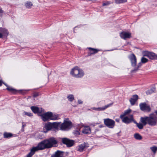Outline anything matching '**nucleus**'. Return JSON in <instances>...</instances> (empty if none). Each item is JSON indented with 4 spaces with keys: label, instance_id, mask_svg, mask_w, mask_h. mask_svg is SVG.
<instances>
[{
    "label": "nucleus",
    "instance_id": "cd10ccee",
    "mask_svg": "<svg viewBox=\"0 0 157 157\" xmlns=\"http://www.w3.org/2000/svg\"><path fill=\"white\" fill-rule=\"evenodd\" d=\"M84 75V73L82 70L79 69V73L78 74L77 78H81Z\"/></svg>",
    "mask_w": 157,
    "mask_h": 157
},
{
    "label": "nucleus",
    "instance_id": "09e8293b",
    "mask_svg": "<svg viewBox=\"0 0 157 157\" xmlns=\"http://www.w3.org/2000/svg\"><path fill=\"white\" fill-rule=\"evenodd\" d=\"M4 84H5V85L7 87H8V86H8L6 84H5V83H4Z\"/></svg>",
    "mask_w": 157,
    "mask_h": 157
},
{
    "label": "nucleus",
    "instance_id": "c756f323",
    "mask_svg": "<svg viewBox=\"0 0 157 157\" xmlns=\"http://www.w3.org/2000/svg\"><path fill=\"white\" fill-rule=\"evenodd\" d=\"M135 123L136 124L137 126L140 129H142L143 128V126H144L142 123H138L136 121Z\"/></svg>",
    "mask_w": 157,
    "mask_h": 157
},
{
    "label": "nucleus",
    "instance_id": "4c0bfd02",
    "mask_svg": "<svg viewBox=\"0 0 157 157\" xmlns=\"http://www.w3.org/2000/svg\"><path fill=\"white\" fill-rule=\"evenodd\" d=\"M110 4V3L109 2H104L103 4V6H107L108 5H109Z\"/></svg>",
    "mask_w": 157,
    "mask_h": 157
},
{
    "label": "nucleus",
    "instance_id": "9d476101",
    "mask_svg": "<svg viewBox=\"0 0 157 157\" xmlns=\"http://www.w3.org/2000/svg\"><path fill=\"white\" fill-rule=\"evenodd\" d=\"M52 115V113L49 112L45 113L41 115V117L42 120L45 121L50 120L51 115Z\"/></svg>",
    "mask_w": 157,
    "mask_h": 157
},
{
    "label": "nucleus",
    "instance_id": "f03ea898",
    "mask_svg": "<svg viewBox=\"0 0 157 157\" xmlns=\"http://www.w3.org/2000/svg\"><path fill=\"white\" fill-rule=\"evenodd\" d=\"M140 121L144 125L148 124L151 126H155L157 124V117L154 114H151L148 117H141Z\"/></svg>",
    "mask_w": 157,
    "mask_h": 157
},
{
    "label": "nucleus",
    "instance_id": "393cba45",
    "mask_svg": "<svg viewBox=\"0 0 157 157\" xmlns=\"http://www.w3.org/2000/svg\"><path fill=\"white\" fill-rule=\"evenodd\" d=\"M131 110L130 109H128L124 111V113L120 115V117H124L128 114L131 112Z\"/></svg>",
    "mask_w": 157,
    "mask_h": 157
},
{
    "label": "nucleus",
    "instance_id": "423d86ee",
    "mask_svg": "<svg viewBox=\"0 0 157 157\" xmlns=\"http://www.w3.org/2000/svg\"><path fill=\"white\" fill-rule=\"evenodd\" d=\"M104 122L105 125L109 128H113L115 125V121L109 118L104 119Z\"/></svg>",
    "mask_w": 157,
    "mask_h": 157
},
{
    "label": "nucleus",
    "instance_id": "ddd939ff",
    "mask_svg": "<svg viewBox=\"0 0 157 157\" xmlns=\"http://www.w3.org/2000/svg\"><path fill=\"white\" fill-rule=\"evenodd\" d=\"M89 147L88 144L85 143H83L79 145L77 147V150L80 152L83 151Z\"/></svg>",
    "mask_w": 157,
    "mask_h": 157
},
{
    "label": "nucleus",
    "instance_id": "ea45409f",
    "mask_svg": "<svg viewBox=\"0 0 157 157\" xmlns=\"http://www.w3.org/2000/svg\"><path fill=\"white\" fill-rule=\"evenodd\" d=\"M78 102L79 104H82V101L81 100H78Z\"/></svg>",
    "mask_w": 157,
    "mask_h": 157
},
{
    "label": "nucleus",
    "instance_id": "9b49d317",
    "mask_svg": "<svg viewBox=\"0 0 157 157\" xmlns=\"http://www.w3.org/2000/svg\"><path fill=\"white\" fill-rule=\"evenodd\" d=\"M140 109L142 111H150L151 110L150 106L146 104V103L140 104Z\"/></svg>",
    "mask_w": 157,
    "mask_h": 157
},
{
    "label": "nucleus",
    "instance_id": "6e6552de",
    "mask_svg": "<svg viewBox=\"0 0 157 157\" xmlns=\"http://www.w3.org/2000/svg\"><path fill=\"white\" fill-rule=\"evenodd\" d=\"M31 109L33 113H37L39 115H40L44 111V109L42 108L35 106H31Z\"/></svg>",
    "mask_w": 157,
    "mask_h": 157
},
{
    "label": "nucleus",
    "instance_id": "79ce46f5",
    "mask_svg": "<svg viewBox=\"0 0 157 157\" xmlns=\"http://www.w3.org/2000/svg\"><path fill=\"white\" fill-rule=\"evenodd\" d=\"M3 13V10H2V9L0 7V13Z\"/></svg>",
    "mask_w": 157,
    "mask_h": 157
},
{
    "label": "nucleus",
    "instance_id": "a878e982",
    "mask_svg": "<svg viewBox=\"0 0 157 157\" xmlns=\"http://www.w3.org/2000/svg\"><path fill=\"white\" fill-rule=\"evenodd\" d=\"M25 6L27 8L29 9L33 6V4L31 2H27L25 3Z\"/></svg>",
    "mask_w": 157,
    "mask_h": 157
},
{
    "label": "nucleus",
    "instance_id": "4468645a",
    "mask_svg": "<svg viewBox=\"0 0 157 157\" xmlns=\"http://www.w3.org/2000/svg\"><path fill=\"white\" fill-rule=\"evenodd\" d=\"M131 65L133 67L136 66V58L134 54H132L129 56Z\"/></svg>",
    "mask_w": 157,
    "mask_h": 157
},
{
    "label": "nucleus",
    "instance_id": "dca6fc26",
    "mask_svg": "<svg viewBox=\"0 0 157 157\" xmlns=\"http://www.w3.org/2000/svg\"><path fill=\"white\" fill-rule=\"evenodd\" d=\"M113 105V103H110L109 104H108V105H105V106H103L101 107H98V108H95L94 107L93 108V109L94 110H95L97 111H104L107 108H108L110 107L111 105Z\"/></svg>",
    "mask_w": 157,
    "mask_h": 157
},
{
    "label": "nucleus",
    "instance_id": "1a4fd4ad",
    "mask_svg": "<svg viewBox=\"0 0 157 157\" xmlns=\"http://www.w3.org/2000/svg\"><path fill=\"white\" fill-rule=\"evenodd\" d=\"M62 143L67 145L68 147L72 146L74 144V141L72 140L69 139L67 138H63L62 139Z\"/></svg>",
    "mask_w": 157,
    "mask_h": 157
},
{
    "label": "nucleus",
    "instance_id": "39448f33",
    "mask_svg": "<svg viewBox=\"0 0 157 157\" xmlns=\"http://www.w3.org/2000/svg\"><path fill=\"white\" fill-rule=\"evenodd\" d=\"M121 119L122 122L126 124H129L132 122L136 123V121L134 119L133 115L131 114L128 116H125L120 117Z\"/></svg>",
    "mask_w": 157,
    "mask_h": 157
},
{
    "label": "nucleus",
    "instance_id": "3c124183",
    "mask_svg": "<svg viewBox=\"0 0 157 157\" xmlns=\"http://www.w3.org/2000/svg\"><path fill=\"white\" fill-rule=\"evenodd\" d=\"M96 130H97V131H99V130H98V129L97 130V129H96Z\"/></svg>",
    "mask_w": 157,
    "mask_h": 157
},
{
    "label": "nucleus",
    "instance_id": "c85d7f7f",
    "mask_svg": "<svg viewBox=\"0 0 157 157\" xmlns=\"http://www.w3.org/2000/svg\"><path fill=\"white\" fill-rule=\"evenodd\" d=\"M67 98L68 99V100L71 101H73L74 99V96L72 94L69 95L67 96Z\"/></svg>",
    "mask_w": 157,
    "mask_h": 157
},
{
    "label": "nucleus",
    "instance_id": "49530a36",
    "mask_svg": "<svg viewBox=\"0 0 157 157\" xmlns=\"http://www.w3.org/2000/svg\"><path fill=\"white\" fill-rule=\"evenodd\" d=\"M98 124V123L94 124H91V125H92L93 126H95V124Z\"/></svg>",
    "mask_w": 157,
    "mask_h": 157
},
{
    "label": "nucleus",
    "instance_id": "0eeeda50",
    "mask_svg": "<svg viewBox=\"0 0 157 157\" xmlns=\"http://www.w3.org/2000/svg\"><path fill=\"white\" fill-rule=\"evenodd\" d=\"M144 56H147L150 59L157 60V55L154 52L145 51L144 52Z\"/></svg>",
    "mask_w": 157,
    "mask_h": 157
},
{
    "label": "nucleus",
    "instance_id": "f3484780",
    "mask_svg": "<svg viewBox=\"0 0 157 157\" xmlns=\"http://www.w3.org/2000/svg\"><path fill=\"white\" fill-rule=\"evenodd\" d=\"M63 152L57 150L51 155V157H63Z\"/></svg>",
    "mask_w": 157,
    "mask_h": 157
},
{
    "label": "nucleus",
    "instance_id": "c03bdc74",
    "mask_svg": "<svg viewBox=\"0 0 157 157\" xmlns=\"http://www.w3.org/2000/svg\"><path fill=\"white\" fill-rule=\"evenodd\" d=\"M3 37V35L1 33H0V38H2Z\"/></svg>",
    "mask_w": 157,
    "mask_h": 157
},
{
    "label": "nucleus",
    "instance_id": "c9c22d12",
    "mask_svg": "<svg viewBox=\"0 0 157 157\" xmlns=\"http://www.w3.org/2000/svg\"><path fill=\"white\" fill-rule=\"evenodd\" d=\"M141 66V62L135 68L134 71H136L138 70V68Z\"/></svg>",
    "mask_w": 157,
    "mask_h": 157
},
{
    "label": "nucleus",
    "instance_id": "5701e85b",
    "mask_svg": "<svg viewBox=\"0 0 157 157\" xmlns=\"http://www.w3.org/2000/svg\"><path fill=\"white\" fill-rule=\"evenodd\" d=\"M59 118L58 115L53 114L52 113L50 120H58Z\"/></svg>",
    "mask_w": 157,
    "mask_h": 157
},
{
    "label": "nucleus",
    "instance_id": "f8f14e48",
    "mask_svg": "<svg viewBox=\"0 0 157 157\" xmlns=\"http://www.w3.org/2000/svg\"><path fill=\"white\" fill-rule=\"evenodd\" d=\"M120 36L121 38L126 40L131 37V33L129 32H122L120 33Z\"/></svg>",
    "mask_w": 157,
    "mask_h": 157
},
{
    "label": "nucleus",
    "instance_id": "412c9836",
    "mask_svg": "<svg viewBox=\"0 0 157 157\" xmlns=\"http://www.w3.org/2000/svg\"><path fill=\"white\" fill-rule=\"evenodd\" d=\"M13 135L11 133L4 132L3 133V137L5 138H9L13 136Z\"/></svg>",
    "mask_w": 157,
    "mask_h": 157
},
{
    "label": "nucleus",
    "instance_id": "a211bd4d",
    "mask_svg": "<svg viewBox=\"0 0 157 157\" xmlns=\"http://www.w3.org/2000/svg\"><path fill=\"white\" fill-rule=\"evenodd\" d=\"M138 96L137 95H134L130 99L129 101L132 105H134L138 99Z\"/></svg>",
    "mask_w": 157,
    "mask_h": 157
},
{
    "label": "nucleus",
    "instance_id": "6ab92c4d",
    "mask_svg": "<svg viewBox=\"0 0 157 157\" xmlns=\"http://www.w3.org/2000/svg\"><path fill=\"white\" fill-rule=\"evenodd\" d=\"M82 132L83 133L89 134L91 132V129L89 126H85L83 127Z\"/></svg>",
    "mask_w": 157,
    "mask_h": 157
},
{
    "label": "nucleus",
    "instance_id": "f257e3e1",
    "mask_svg": "<svg viewBox=\"0 0 157 157\" xmlns=\"http://www.w3.org/2000/svg\"><path fill=\"white\" fill-rule=\"evenodd\" d=\"M57 141L54 138L44 140L38 143L36 147H34L30 149V152L27 155V157H31L35 152L56 146Z\"/></svg>",
    "mask_w": 157,
    "mask_h": 157
},
{
    "label": "nucleus",
    "instance_id": "de8ad7c7",
    "mask_svg": "<svg viewBox=\"0 0 157 157\" xmlns=\"http://www.w3.org/2000/svg\"><path fill=\"white\" fill-rule=\"evenodd\" d=\"M25 126V124H23L22 125V127L23 128H24V127Z\"/></svg>",
    "mask_w": 157,
    "mask_h": 157
},
{
    "label": "nucleus",
    "instance_id": "8fccbe9b",
    "mask_svg": "<svg viewBox=\"0 0 157 157\" xmlns=\"http://www.w3.org/2000/svg\"><path fill=\"white\" fill-rule=\"evenodd\" d=\"M155 113H156V114L157 115V110L155 111Z\"/></svg>",
    "mask_w": 157,
    "mask_h": 157
},
{
    "label": "nucleus",
    "instance_id": "72a5a7b5",
    "mask_svg": "<svg viewBox=\"0 0 157 157\" xmlns=\"http://www.w3.org/2000/svg\"><path fill=\"white\" fill-rule=\"evenodd\" d=\"M24 113L25 115H26L29 117H32L33 116V114L31 113L27 112L24 111Z\"/></svg>",
    "mask_w": 157,
    "mask_h": 157
},
{
    "label": "nucleus",
    "instance_id": "bb28decb",
    "mask_svg": "<svg viewBox=\"0 0 157 157\" xmlns=\"http://www.w3.org/2000/svg\"><path fill=\"white\" fill-rule=\"evenodd\" d=\"M6 89L13 93H15L16 92V90L15 89L10 86H8L6 88Z\"/></svg>",
    "mask_w": 157,
    "mask_h": 157
},
{
    "label": "nucleus",
    "instance_id": "4be33fe9",
    "mask_svg": "<svg viewBox=\"0 0 157 157\" xmlns=\"http://www.w3.org/2000/svg\"><path fill=\"white\" fill-rule=\"evenodd\" d=\"M89 49L90 50V55L96 53L98 51V50L91 48H89Z\"/></svg>",
    "mask_w": 157,
    "mask_h": 157
},
{
    "label": "nucleus",
    "instance_id": "b1692460",
    "mask_svg": "<svg viewBox=\"0 0 157 157\" xmlns=\"http://www.w3.org/2000/svg\"><path fill=\"white\" fill-rule=\"evenodd\" d=\"M134 137L136 139L138 140H141L142 139L141 136L138 133H136L134 134Z\"/></svg>",
    "mask_w": 157,
    "mask_h": 157
},
{
    "label": "nucleus",
    "instance_id": "f704fd0d",
    "mask_svg": "<svg viewBox=\"0 0 157 157\" xmlns=\"http://www.w3.org/2000/svg\"><path fill=\"white\" fill-rule=\"evenodd\" d=\"M73 133L76 136H78L80 135V132L79 130H76L74 131L73 132Z\"/></svg>",
    "mask_w": 157,
    "mask_h": 157
},
{
    "label": "nucleus",
    "instance_id": "2f4dec72",
    "mask_svg": "<svg viewBox=\"0 0 157 157\" xmlns=\"http://www.w3.org/2000/svg\"><path fill=\"white\" fill-rule=\"evenodd\" d=\"M150 148L154 153H155L157 151V147L155 146L151 147Z\"/></svg>",
    "mask_w": 157,
    "mask_h": 157
},
{
    "label": "nucleus",
    "instance_id": "7ed1b4c3",
    "mask_svg": "<svg viewBox=\"0 0 157 157\" xmlns=\"http://www.w3.org/2000/svg\"><path fill=\"white\" fill-rule=\"evenodd\" d=\"M60 122H55L52 123L48 122L45 124L43 128L44 132L46 133L51 130H58Z\"/></svg>",
    "mask_w": 157,
    "mask_h": 157
},
{
    "label": "nucleus",
    "instance_id": "37998d69",
    "mask_svg": "<svg viewBox=\"0 0 157 157\" xmlns=\"http://www.w3.org/2000/svg\"><path fill=\"white\" fill-rule=\"evenodd\" d=\"M104 127V126L102 124L98 126V127L100 128H102Z\"/></svg>",
    "mask_w": 157,
    "mask_h": 157
},
{
    "label": "nucleus",
    "instance_id": "aec40b11",
    "mask_svg": "<svg viewBox=\"0 0 157 157\" xmlns=\"http://www.w3.org/2000/svg\"><path fill=\"white\" fill-rule=\"evenodd\" d=\"M0 31L2 33H1L2 34L3 36H7L9 34V32L7 29H5L0 28Z\"/></svg>",
    "mask_w": 157,
    "mask_h": 157
},
{
    "label": "nucleus",
    "instance_id": "20e7f679",
    "mask_svg": "<svg viewBox=\"0 0 157 157\" xmlns=\"http://www.w3.org/2000/svg\"><path fill=\"white\" fill-rule=\"evenodd\" d=\"M72 124L71 122L67 119H66L64 121L63 123L60 124V126L59 130L64 131H67L70 129L72 127Z\"/></svg>",
    "mask_w": 157,
    "mask_h": 157
},
{
    "label": "nucleus",
    "instance_id": "58836bf2",
    "mask_svg": "<svg viewBox=\"0 0 157 157\" xmlns=\"http://www.w3.org/2000/svg\"><path fill=\"white\" fill-rule=\"evenodd\" d=\"M39 95V94L38 93H34L33 94V96L34 97H36L38 96Z\"/></svg>",
    "mask_w": 157,
    "mask_h": 157
},
{
    "label": "nucleus",
    "instance_id": "a18cd8bd",
    "mask_svg": "<svg viewBox=\"0 0 157 157\" xmlns=\"http://www.w3.org/2000/svg\"><path fill=\"white\" fill-rule=\"evenodd\" d=\"M2 82L1 80H0V86L2 85Z\"/></svg>",
    "mask_w": 157,
    "mask_h": 157
},
{
    "label": "nucleus",
    "instance_id": "e433bc0d",
    "mask_svg": "<svg viewBox=\"0 0 157 157\" xmlns=\"http://www.w3.org/2000/svg\"><path fill=\"white\" fill-rule=\"evenodd\" d=\"M152 93V91L151 90H148L146 92V93L147 95L150 94H151V93Z\"/></svg>",
    "mask_w": 157,
    "mask_h": 157
},
{
    "label": "nucleus",
    "instance_id": "473e14b6",
    "mask_svg": "<svg viewBox=\"0 0 157 157\" xmlns=\"http://www.w3.org/2000/svg\"><path fill=\"white\" fill-rule=\"evenodd\" d=\"M148 61V59L144 57H143L141 59V62L143 63H145Z\"/></svg>",
    "mask_w": 157,
    "mask_h": 157
},
{
    "label": "nucleus",
    "instance_id": "2eb2a0df",
    "mask_svg": "<svg viewBox=\"0 0 157 157\" xmlns=\"http://www.w3.org/2000/svg\"><path fill=\"white\" fill-rule=\"evenodd\" d=\"M79 69L78 67H75L74 68L72 69L71 72V74L73 76L77 77L78 74L79 73Z\"/></svg>",
    "mask_w": 157,
    "mask_h": 157
},
{
    "label": "nucleus",
    "instance_id": "a19ab883",
    "mask_svg": "<svg viewBox=\"0 0 157 157\" xmlns=\"http://www.w3.org/2000/svg\"><path fill=\"white\" fill-rule=\"evenodd\" d=\"M115 120H116V121L117 122H119L120 120L119 118H117V119H115Z\"/></svg>",
    "mask_w": 157,
    "mask_h": 157
},
{
    "label": "nucleus",
    "instance_id": "7c9ffc66",
    "mask_svg": "<svg viewBox=\"0 0 157 157\" xmlns=\"http://www.w3.org/2000/svg\"><path fill=\"white\" fill-rule=\"evenodd\" d=\"M127 0H115L116 3L117 4H120L124 3L126 2Z\"/></svg>",
    "mask_w": 157,
    "mask_h": 157
}]
</instances>
